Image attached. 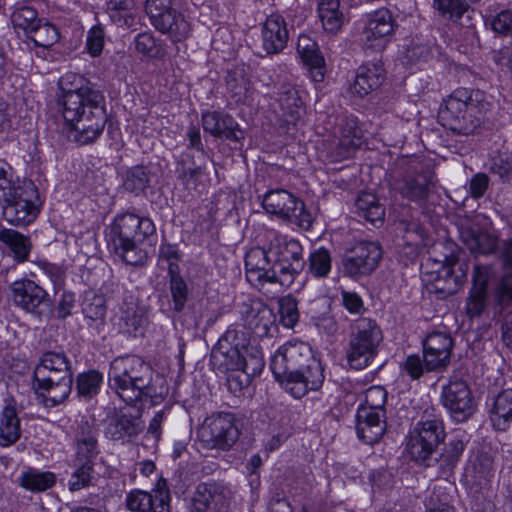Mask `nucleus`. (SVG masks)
I'll list each match as a JSON object with an SVG mask.
<instances>
[{
	"label": "nucleus",
	"mask_w": 512,
	"mask_h": 512,
	"mask_svg": "<svg viewBox=\"0 0 512 512\" xmlns=\"http://www.w3.org/2000/svg\"><path fill=\"white\" fill-rule=\"evenodd\" d=\"M453 491V485L449 483L446 478L435 484L432 494L428 499L429 508H434L437 506H451L449 502L452 497L451 493Z\"/></svg>",
	"instance_id": "61"
},
{
	"label": "nucleus",
	"mask_w": 512,
	"mask_h": 512,
	"mask_svg": "<svg viewBox=\"0 0 512 512\" xmlns=\"http://www.w3.org/2000/svg\"><path fill=\"white\" fill-rule=\"evenodd\" d=\"M461 239L473 253H492L497 247V238L478 227L470 226L461 230Z\"/></svg>",
	"instance_id": "36"
},
{
	"label": "nucleus",
	"mask_w": 512,
	"mask_h": 512,
	"mask_svg": "<svg viewBox=\"0 0 512 512\" xmlns=\"http://www.w3.org/2000/svg\"><path fill=\"white\" fill-rule=\"evenodd\" d=\"M84 319L87 325L99 331L105 325L106 306L101 297H93L83 305Z\"/></svg>",
	"instance_id": "47"
},
{
	"label": "nucleus",
	"mask_w": 512,
	"mask_h": 512,
	"mask_svg": "<svg viewBox=\"0 0 512 512\" xmlns=\"http://www.w3.org/2000/svg\"><path fill=\"white\" fill-rule=\"evenodd\" d=\"M278 102L281 120L288 126L295 125L303 113V102L298 90L290 85L282 86Z\"/></svg>",
	"instance_id": "33"
},
{
	"label": "nucleus",
	"mask_w": 512,
	"mask_h": 512,
	"mask_svg": "<svg viewBox=\"0 0 512 512\" xmlns=\"http://www.w3.org/2000/svg\"><path fill=\"white\" fill-rule=\"evenodd\" d=\"M106 434L113 440H121L137 435L138 428L130 417L120 415L108 424Z\"/></svg>",
	"instance_id": "51"
},
{
	"label": "nucleus",
	"mask_w": 512,
	"mask_h": 512,
	"mask_svg": "<svg viewBox=\"0 0 512 512\" xmlns=\"http://www.w3.org/2000/svg\"><path fill=\"white\" fill-rule=\"evenodd\" d=\"M467 270V265L460 263L453 254L445 257L439 269L428 272L431 291L442 296L455 294L466 281Z\"/></svg>",
	"instance_id": "13"
},
{
	"label": "nucleus",
	"mask_w": 512,
	"mask_h": 512,
	"mask_svg": "<svg viewBox=\"0 0 512 512\" xmlns=\"http://www.w3.org/2000/svg\"><path fill=\"white\" fill-rule=\"evenodd\" d=\"M318 16L324 30L330 33H337L344 23V14L340 10L339 0H320Z\"/></svg>",
	"instance_id": "42"
},
{
	"label": "nucleus",
	"mask_w": 512,
	"mask_h": 512,
	"mask_svg": "<svg viewBox=\"0 0 512 512\" xmlns=\"http://www.w3.org/2000/svg\"><path fill=\"white\" fill-rule=\"evenodd\" d=\"M73 371L63 352H46L34 369L33 387L41 390L47 406L63 403L72 391Z\"/></svg>",
	"instance_id": "5"
},
{
	"label": "nucleus",
	"mask_w": 512,
	"mask_h": 512,
	"mask_svg": "<svg viewBox=\"0 0 512 512\" xmlns=\"http://www.w3.org/2000/svg\"><path fill=\"white\" fill-rule=\"evenodd\" d=\"M21 436L20 420L15 407L5 406L0 416V446L7 447Z\"/></svg>",
	"instance_id": "41"
},
{
	"label": "nucleus",
	"mask_w": 512,
	"mask_h": 512,
	"mask_svg": "<svg viewBox=\"0 0 512 512\" xmlns=\"http://www.w3.org/2000/svg\"><path fill=\"white\" fill-rule=\"evenodd\" d=\"M332 258L326 248H318L309 256V272L317 278L327 277L331 271Z\"/></svg>",
	"instance_id": "54"
},
{
	"label": "nucleus",
	"mask_w": 512,
	"mask_h": 512,
	"mask_svg": "<svg viewBox=\"0 0 512 512\" xmlns=\"http://www.w3.org/2000/svg\"><path fill=\"white\" fill-rule=\"evenodd\" d=\"M77 456L90 461L98 453L96 430L87 420L80 421L74 436Z\"/></svg>",
	"instance_id": "38"
},
{
	"label": "nucleus",
	"mask_w": 512,
	"mask_h": 512,
	"mask_svg": "<svg viewBox=\"0 0 512 512\" xmlns=\"http://www.w3.org/2000/svg\"><path fill=\"white\" fill-rule=\"evenodd\" d=\"M434 6L443 17L465 25L462 18L465 14L469 13V7L464 1L434 0Z\"/></svg>",
	"instance_id": "52"
},
{
	"label": "nucleus",
	"mask_w": 512,
	"mask_h": 512,
	"mask_svg": "<svg viewBox=\"0 0 512 512\" xmlns=\"http://www.w3.org/2000/svg\"><path fill=\"white\" fill-rule=\"evenodd\" d=\"M381 258V247L377 243L359 242L344 256V271L352 277L369 275L377 268Z\"/></svg>",
	"instance_id": "16"
},
{
	"label": "nucleus",
	"mask_w": 512,
	"mask_h": 512,
	"mask_svg": "<svg viewBox=\"0 0 512 512\" xmlns=\"http://www.w3.org/2000/svg\"><path fill=\"white\" fill-rule=\"evenodd\" d=\"M264 368L263 355L260 351H252L247 362L239 369L227 370L230 374L227 377V385L229 390L238 394L245 388L249 387L252 379L259 375Z\"/></svg>",
	"instance_id": "28"
},
{
	"label": "nucleus",
	"mask_w": 512,
	"mask_h": 512,
	"mask_svg": "<svg viewBox=\"0 0 512 512\" xmlns=\"http://www.w3.org/2000/svg\"><path fill=\"white\" fill-rule=\"evenodd\" d=\"M55 475L51 472H43L35 469H28L20 477V484L31 492H43L55 484Z\"/></svg>",
	"instance_id": "46"
},
{
	"label": "nucleus",
	"mask_w": 512,
	"mask_h": 512,
	"mask_svg": "<svg viewBox=\"0 0 512 512\" xmlns=\"http://www.w3.org/2000/svg\"><path fill=\"white\" fill-rule=\"evenodd\" d=\"M278 252L267 247H253L245 256L246 278L254 286H262L275 279V255Z\"/></svg>",
	"instance_id": "18"
},
{
	"label": "nucleus",
	"mask_w": 512,
	"mask_h": 512,
	"mask_svg": "<svg viewBox=\"0 0 512 512\" xmlns=\"http://www.w3.org/2000/svg\"><path fill=\"white\" fill-rule=\"evenodd\" d=\"M394 188L402 197L422 205L434 188L432 173L409 172L395 182Z\"/></svg>",
	"instance_id": "24"
},
{
	"label": "nucleus",
	"mask_w": 512,
	"mask_h": 512,
	"mask_svg": "<svg viewBox=\"0 0 512 512\" xmlns=\"http://www.w3.org/2000/svg\"><path fill=\"white\" fill-rule=\"evenodd\" d=\"M34 192L35 187L33 185L26 189L18 186L11 197L3 200L5 202L3 217L8 223L14 226H26L36 219L39 213V205L29 198V195Z\"/></svg>",
	"instance_id": "15"
},
{
	"label": "nucleus",
	"mask_w": 512,
	"mask_h": 512,
	"mask_svg": "<svg viewBox=\"0 0 512 512\" xmlns=\"http://www.w3.org/2000/svg\"><path fill=\"white\" fill-rule=\"evenodd\" d=\"M383 333L375 320L360 318L352 325L346 359L351 368H366L377 356Z\"/></svg>",
	"instance_id": "7"
},
{
	"label": "nucleus",
	"mask_w": 512,
	"mask_h": 512,
	"mask_svg": "<svg viewBox=\"0 0 512 512\" xmlns=\"http://www.w3.org/2000/svg\"><path fill=\"white\" fill-rule=\"evenodd\" d=\"M106 122L105 101L97 102L67 128L69 137L82 145L93 143L102 134Z\"/></svg>",
	"instance_id": "17"
},
{
	"label": "nucleus",
	"mask_w": 512,
	"mask_h": 512,
	"mask_svg": "<svg viewBox=\"0 0 512 512\" xmlns=\"http://www.w3.org/2000/svg\"><path fill=\"white\" fill-rule=\"evenodd\" d=\"M252 351L259 350L249 345L247 334L237 327L230 326L213 348L211 358L219 369L234 370L247 362Z\"/></svg>",
	"instance_id": "10"
},
{
	"label": "nucleus",
	"mask_w": 512,
	"mask_h": 512,
	"mask_svg": "<svg viewBox=\"0 0 512 512\" xmlns=\"http://www.w3.org/2000/svg\"><path fill=\"white\" fill-rule=\"evenodd\" d=\"M104 30L101 26H93L87 35L86 48L92 57L101 55L104 47Z\"/></svg>",
	"instance_id": "64"
},
{
	"label": "nucleus",
	"mask_w": 512,
	"mask_h": 512,
	"mask_svg": "<svg viewBox=\"0 0 512 512\" xmlns=\"http://www.w3.org/2000/svg\"><path fill=\"white\" fill-rule=\"evenodd\" d=\"M385 430V414L377 411L358 410L356 431L363 442L370 445L379 442Z\"/></svg>",
	"instance_id": "30"
},
{
	"label": "nucleus",
	"mask_w": 512,
	"mask_h": 512,
	"mask_svg": "<svg viewBox=\"0 0 512 512\" xmlns=\"http://www.w3.org/2000/svg\"><path fill=\"white\" fill-rule=\"evenodd\" d=\"M297 52L309 69L312 80L322 82L325 76V63L316 41L308 35H300L297 41Z\"/></svg>",
	"instance_id": "31"
},
{
	"label": "nucleus",
	"mask_w": 512,
	"mask_h": 512,
	"mask_svg": "<svg viewBox=\"0 0 512 512\" xmlns=\"http://www.w3.org/2000/svg\"><path fill=\"white\" fill-rule=\"evenodd\" d=\"M230 491L216 483H200L193 496V508L196 512L215 509L221 512L228 506Z\"/></svg>",
	"instance_id": "26"
},
{
	"label": "nucleus",
	"mask_w": 512,
	"mask_h": 512,
	"mask_svg": "<svg viewBox=\"0 0 512 512\" xmlns=\"http://www.w3.org/2000/svg\"><path fill=\"white\" fill-rule=\"evenodd\" d=\"M145 11L152 26L172 42H182L191 33V22L172 7V0H146Z\"/></svg>",
	"instance_id": "9"
},
{
	"label": "nucleus",
	"mask_w": 512,
	"mask_h": 512,
	"mask_svg": "<svg viewBox=\"0 0 512 512\" xmlns=\"http://www.w3.org/2000/svg\"><path fill=\"white\" fill-rule=\"evenodd\" d=\"M0 242L9 248L14 260L18 263L28 260L32 249V243L28 236L13 229L2 228L0 229Z\"/></svg>",
	"instance_id": "39"
},
{
	"label": "nucleus",
	"mask_w": 512,
	"mask_h": 512,
	"mask_svg": "<svg viewBox=\"0 0 512 512\" xmlns=\"http://www.w3.org/2000/svg\"><path fill=\"white\" fill-rule=\"evenodd\" d=\"M441 112L450 130L458 134L469 135L484 121L492 110V97L479 89L460 87L446 99Z\"/></svg>",
	"instance_id": "4"
},
{
	"label": "nucleus",
	"mask_w": 512,
	"mask_h": 512,
	"mask_svg": "<svg viewBox=\"0 0 512 512\" xmlns=\"http://www.w3.org/2000/svg\"><path fill=\"white\" fill-rule=\"evenodd\" d=\"M102 381V374L95 370L81 373L77 377V392L81 397L90 399L99 392Z\"/></svg>",
	"instance_id": "55"
},
{
	"label": "nucleus",
	"mask_w": 512,
	"mask_h": 512,
	"mask_svg": "<svg viewBox=\"0 0 512 512\" xmlns=\"http://www.w3.org/2000/svg\"><path fill=\"white\" fill-rule=\"evenodd\" d=\"M135 49L138 53L149 58H162L165 49L162 42L155 38L151 32L138 34L134 39Z\"/></svg>",
	"instance_id": "48"
},
{
	"label": "nucleus",
	"mask_w": 512,
	"mask_h": 512,
	"mask_svg": "<svg viewBox=\"0 0 512 512\" xmlns=\"http://www.w3.org/2000/svg\"><path fill=\"white\" fill-rule=\"evenodd\" d=\"M281 323L287 328H293L299 320L298 304L294 297L285 296L279 300Z\"/></svg>",
	"instance_id": "60"
},
{
	"label": "nucleus",
	"mask_w": 512,
	"mask_h": 512,
	"mask_svg": "<svg viewBox=\"0 0 512 512\" xmlns=\"http://www.w3.org/2000/svg\"><path fill=\"white\" fill-rule=\"evenodd\" d=\"M441 400L444 407L457 422L467 420L474 413L471 391L462 379H451L442 389Z\"/></svg>",
	"instance_id": "19"
},
{
	"label": "nucleus",
	"mask_w": 512,
	"mask_h": 512,
	"mask_svg": "<svg viewBox=\"0 0 512 512\" xmlns=\"http://www.w3.org/2000/svg\"><path fill=\"white\" fill-rule=\"evenodd\" d=\"M170 492L164 479L158 480L152 492L133 490L126 498V506L133 512H170Z\"/></svg>",
	"instance_id": "20"
},
{
	"label": "nucleus",
	"mask_w": 512,
	"mask_h": 512,
	"mask_svg": "<svg viewBox=\"0 0 512 512\" xmlns=\"http://www.w3.org/2000/svg\"><path fill=\"white\" fill-rule=\"evenodd\" d=\"M444 438L442 422L437 419L418 422L410 432L408 450L417 462H425Z\"/></svg>",
	"instance_id": "12"
},
{
	"label": "nucleus",
	"mask_w": 512,
	"mask_h": 512,
	"mask_svg": "<svg viewBox=\"0 0 512 512\" xmlns=\"http://www.w3.org/2000/svg\"><path fill=\"white\" fill-rule=\"evenodd\" d=\"M179 267L175 263L170 264L169 274L171 276L170 292L174 303V310L180 312L187 301L188 289L185 281L178 275Z\"/></svg>",
	"instance_id": "49"
},
{
	"label": "nucleus",
	"mask_w": 512,
	"mask_h": 512,
	"mask_svg": "<svg viewBox=\"0 0 512 512\" xmlns=\"http://www.w3.org/2000/svg\"><path fill=\"white\" fill-rule=\"evenodd\" d=\"M452 337L444 332H432L423 342V359L427 371L445 369L451 359Z\"/></svg>",
	"instance_id": "22"
},
{
	"label": "nucleus",
	"mask_w": 512,
	"mask_h": 512,
	"mask_svg": "<svg viewBox=\"0 0 512 512\" xmlns=\"http://www.w3.org/2000/svg\"><path fill=\"white\" fill-rule=\"evenodd\" d=\"M121 328L123 332L129 335L142 334L143 329L147 323V319L141 309L130 308L124 312L121 317Z\"/></svg>",
	"instance_id": "57"
},
{
	"label": "nucleus",
	"mask_w": 512,
	"mask_h": 512,
	"mask_svg": "<svg viewBox=\"0 0 512 512\" xmlns=\"http://www.w3.org/2000/svg\"><path fill=\"white\" fill-rule=\"evenodd\" d=\"M463 451L464 443L462 439L453 437L449 440L438 461V467L440 470L439 474L442 477L447 478L452 474L453 469L459 461Z\"/></svg>",
	"instance_id": "43"
},
{
	"label": "nucleus",
	"mask_w": 512,
	"mask_h": 512,
	"mask_svg": "<svg viewBox=\"0 0 512 512\" xmlns=\"http://www.w3.org/2000/svg\"><path fill=\"white\" fill-rule=\"evenodd\" d=\"M385 78L383 66L379 63H366L358 67L350 91L359 97H364L378 89Z\"/></svg>",
	"instance_id": "29"
},
{
	"label": "nucleus",
	"mask_w": 512,
	"mask_h": 512,
	"mask_svg": "<svg viewBox=\"0 0 512 512\" xmlns=\"http://www.w3.org/2000/svg\"><path fill=\"white\" fill-rule=\"evenodd\" d=\"M37 46L48 48L59 39V33L54 25L49 22L39 23L28 36Z\"/></svg>",
	"instance_id": "58"
},
{
	"label": "nucleus",
	"mask_w": 512,
	"mask_h": 512,
	"mask_svg": "<svg viewBox=\"0 0 512 512\" xmlns=\"http://www.w3.org/2000/svg\"><path fill=\"white\" fill-rule=\"evenodd\" d=\"M304 261L284 262L276 261L275 263V279H270L269 284H279L281 287L288 288L303 268Z\"/></svg>",
	"instance_id": "50"
},
{
	"label": "nucleus",
	"mask_w": 512,
	"mask_h": 512,
	"mask_svg": "<svg viewBox=\"0 0 512 512\" xmlns=\"http://www.w3.org/2000/svg\"><path fill=\"white\" fill-rule=\"evenodd\" d=\"M61 96L58 99L59 113L65 127L86 113L90 106L97 102H104L102 93L94 89L91 82L82 75L68 72L59 79Z\"/></svg>",
	"instance_id": "6"
},
{
	"label": "nucleus",
	"mask_w": 512,
	"mask_h": 512,
	"mask_svg": "<svg viewBox=\"0 0 512 512\" xmlns=\"http://www.w3.org/2000/svg\"><path fill=\"white\" fill-rule=\"evenodd\" d=\"M155 232V225L150 218L123 213L117 215L109 227V243L125 263L139 266L148 258L146 247L151 245Z\"/></svg>",
	"instance_id": "3"
},
{
	"label": "nucleus",
	"mask_w": 512,
	"mask_h": 512,
	"mask_svg": "<svg viewBox=\"0 0 512 512\" xmlns=\"http://www.w3.org/2000/svg\"><path fill=\"white\" fill-rule=\"evenodd\" d=\"M203 129L218 138L238 141L241 137L237 135L239 125L234 118L228 114L217 111H207L202 114Z\"/></svg>",
	"instance_id": "32"
},
{
	"label": "nucleus",
	"mask_w": 512,
	"mask_h": 512,
	"mask_svg": "<svg viewBox=\"0 0 512 512\" xmlns=\"http://www.w3.org/2000/svg\"><path fill=\"white\" fill-rule=\"evenodd\" d=\"M262 205L267 213L277 216L301 228H309L311 216L304 203L284 189L269 191L264 195Z\"/></svg>",
	"instance_id": "11"
},
{
	"label": "nucleus",
	"mask_w": 512,
	"mask_h": 512,
	"mask_svg": "<svg viewBox=\"0 0 512 512\" xmlns=\"http://www.w3.org/2000/svg\"><path fill=\"white\" fill-rule=\"evenodd\" d=\"M11 21L16 29H21L28 36L41 22L37 11L28 6H23L15 10L11 16Z\"/></svg>",
	"instance_id": "53"
},
{
	"label": "nucleus",
	"mask_w": 512,
	"mask_h": 512,
	"mask_svg": "<svg viewBox=\"0 0 512 512\" xmlns=\"http://www.w3.org/2000/svg\"><path fill=\"white\" fill-rule=\"evenodd\" d=\"M394 19L388 9L381 8L366 15L361 43L366 50L384 49L394 32Z\"/></svg>",
	"instance_id": "14"
},
{
	"label": "nucleus",
	"mask_w": 512,
	"mask_h": 512,
	"mask_svg": "<svg viewBox=\"0 0 512 512\" xmlns=\"http://www.w3.org/2000/svg\"><path fill=\"white\" fill-rule=\"evenodd\" d=\"M13 303L28 313L39 314L41 306H49V294L36 282L22 279L10 285Z\"/></svg>",
	"instance_id": "21"
},
{
	"label": "nucleus",
	"mask_w": 512,
	"mask_h": 512,
	"mask_svg": "<svg viewBox=\"0 0 512 512\" xmlns=\"http://www.w3.org/2000/svg\"><path fill=\"white\" fill-rule=\"evenodd\" d=\"M152 368L140 357L134 355L116 357L110 364L108 383L118 397L128 405L150 399L153 404L160 403L166 394L161 387L157 391L152 384Z\"/></svg>",
	"instance_id": "2"
},
{
	"label": "nucleus",
	"mask_w": 512,
	"mask_h": 512,
	"mask_svg": "<svg viewBox=\"0 0 512 512\" xmlns=\"http://www.w3.org/2000/svg\"><path fill=\"white\" fill-rule=\"evenodd\" d=\"M107 12L110 19L120 27H131L134 24V0H109Z\"/></svg>",
	"instance_id": "45"
},
{
	"label": "nucleus",
	"mask_w": 512,
	"mask_h": 512,
	"mask_svg": "<svg viewBox=\"0 0 512 512\" xmlns=\"http://www.w3.org/2000/svg\"><path fill=\"white\" fill-rule=\"evenodd\" d=\"M474 285L467 300L466 312L470 317L478 316L485 307L487 269L475 266L473 273Z\"/></svg>",
	"instance_id": "37"
},
{
	"label": "nucleus",
	"mask_w": 512,
	"mask_h": 512,
	"mask_svg": "<svg viewBox=\"0 0 512 512\" xmlns=\"http://www.w3.org/2000/svg\"><path fill=\"white\" fill-rule=\"evenodd\" d=\"M226 82L228 95L234 103L250 105L253 102L255 89L243 71L229 72Z\"/></svg>",
	"instance_id": "34"
},
{
	"label": "nucleus",
	"mask_w": 512,
	"mask_h": 512,
	"mask_svg": "<svg viewBox=\"0 0 512 512\" xmlns=\"http://www.w3.org/2000/svg\"><path fill=\"white\" fill-rule=\"evenodd\" d=\"M91 473L92 464L90 463V461H85L72 474L69 480V489L71 491H77L88 486L91 481Z\"/></svg>",
	"instance_id": "63"
},
{
	"label": "nucleus",
	"mask_w": 512,
	"mask_h": 512,
	"mask_svg": "<svg viewBox=\"0 0 512 512\" xmlns=\"http://www.w3.org/2000/svg\"><path fill=\"white\" fill-rule=\"evenodd\" d=\"M149 173L144 166H134L126 172L124 188L133 193H140L148 186Z\"/></svg>",
	"instance_id": "56"
},
{
	"label": "nucleus",
	"mask_w": 512,
	"mask_h": 512,
	"mask_svg": "<svg viewBox=\"0 0 512 512\" xmlns=\"http://www.w3.org/2000/svg\"><path fill=\"white\" fill-rule=\"evenodd\" d=\"M244 326L257 337L267 336L274 323L272 310L259 300L244 302L241 306Z\"/></svg>",
	"instance_id": "25"
},
{
	"label": "nucleus",
	"mask_w": 512,
	"mask_h": 512,
	"mask_svg": "<svg viewBox=\"0 0 512 512\" xmlns=\"http://www.w3.org/2000/svg\"><path fill=\"white\" fill-rule=\"evenodd\" d=\"M356 208L360 217L373 224L383 221L385 209L379 203L376 195L372 193L360 194L356 200Z\"/></svg>",
	"instance_id": "44"
},
{
	"label": "nucleus",
	"mask_w": 512,
	"mask_h": 512,
	"mask_svg": "<svg viewBox=\"0 0 512 512\" xmlns=\"http://www.w3.org/2000/svg\"><path fill=\"white\" fill-rule=\"evenodd\" d=\"M362 135L355 117H346L338 129L337 140L331 144L327 157L332 162H339L352 156L361 145Z\"/></svg>",
	"instance_id": "23"
},
{
	"label": "nucleus",
	"mask_w": 512,
	"mask_h": 512,
	"mask_svg": "<svg viewBox=\"0 0 512 512\" xmlns=\"http://www.w3.org/2000/svg\"><path fill=\"white\" fill-rule=\"evenodd\" d=\"M17 187L18 185L13 179L11 166L7 162L0 160V202L7 197H11Z\"/></svg>",
	"instance_id": "62"
},
{
	"label": "nucleus",
	"mask_w": 512,
	"mask_h": 512,
	"mask_svg": "<svg viewBox=\"0 0 512 512\" xmlns=\"http://www.w3.org/2000/svg\"><path fill=\"white\" fill-rule=\"evenodd\" d=\"M239 437L240 428L232 413L218 412L207 416L197 431L201 446L207 450L229 451Z\"/></svg>",
	"instance_id": "8"
},
{
	"label": "nucleus",
	"mask_w": 512,
	"mask_h": 512,
	"mask_svg": "<svg viewBox=\"0 0 512 512\" xmlns=\"http://www.w3.org/2000/svg\"><path fill=\"white\" fill-rule=\"evenodd\" d=\"M275 379L295 398L319 389L324 381L321 363L304 342H288L278 348L271 359Z\"/></svg>",
	"instance_id": "1"
},
{
	"label": "nucleus",
	"mask_w": 512,
	"mask_h": 512,
	"mask_svg": "<svg viewBox=\"0 0 512 512\" xmlns=\"http://www.w3.org/2000/svg\"><path fill=\"white\" fill-rule=\"evenodd\" d=\"M387 392L381 386H372L365 392L364 403L358 410L377 411L385 414Z\"/></svg>",
	"instance_id": "59"
},
{
	"label": "nucleus",
	"mask_w": 512,
	"mask_h": 512,
	"mask_svg": "<svg viewBox=\"0 0 512 512\" xmlns=\"http://www.w3.org/2000/svg\"><path fill=\"white\" fill-rule=\"evenodd\" d=\"M289 33L285 19L279 14L269 15L262 26V46L267 54H277L287 45Z\"/></svg>",
	"instance_id": "27"
},
{
	"label": "nucleus",
	"mask_w": 512,
	"mask_h": 512,
	"mask_svg": "<svg viewBox=\"0 0 512 512\" xmlns=\"http://www.w3.org/2000/svg\"><path fill=\"white\" fill-rule=\"evenodd\" d=\"M490 420L498 431H506L512 424V389L500 392L490 408Z\"/></svg>",
	"instance_id": "35"
},
{
	"label": "nucleus",
	"mask_w": 512,
	"mask_h": 512,
	"mask_svg": "<svg viewBox=\"0 0 512 512\" xmlns=\"http://www.w3.org/2000/svg\"><path fill=\"white\" fill-rule=\"evenodd\" d=\"M270 246L278 253L275 255L276 261L297 262L302 260V246L295 239H287L275 231H269Z\"/></svg>",
	"instance_id": "40"
}]
</instances>
